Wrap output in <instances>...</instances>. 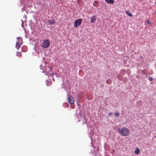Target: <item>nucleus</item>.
Segmentation results:
<instances>
[{"mask_svg":"<svg viewBox=\"0 0 156 156\" xmlns=\"http://www.w3.org/2000/svg\"><path fill=\"white\" fill-rule=\"evenodd\" d=\"M96 17L94 16H92L90 22L91 23H93L96 20Z\"/></svg>","mask_w":156,"mask_h":156,"instance_id":"39448f33","label":"nucleus"},{"mask_svg":"<svg viewBox=\"0 0 156 156\" xmlns=\"http://www.w3.org/2000/svg\"><path fill=\"white\" fill-rule=\"evenodd\" d=\"M21 44L16 43V47L17 49H18L20 48Z\"/></svg>","mask_w":156,"mask_h":156,"instance_id":"f8f14e48","label":"nucleus"},{"mask_svg":"<svg viewBox=\"0 0 156 156\" xmlns=\"http://www.w3.org/2000/svg\"><path fill=\"white\" fill-rule=\"evenodd\" d=\"M120 114L119 112H117L115 113V115L116 116H118Z\"/></svg>","mask_w":156,"mask_h":156,"instance_id":"4468645a","label":"nucleus"},{"mask_svg":"<svg viewBox=\"0 0 156 156\" xmlns=\"http://www.w3.org/2000/svg\"><path fill=\"white\" fill-rule=\"evenodd\" d=\"M149 80H150V81H152L153 80V78L152 77H149Z\"/></svg>","mask_w":156,"mask_h":156,"instance_id":"dca6fc26","label":"nucleus"},{"mask_svg":"<svg viewBox=\"0 0 156 156\" xmlns=\"http://www.w3.org/2000/svg\"><path fill=\"white\" fill-rule=\"evenodd\" d=\"M147 23H148V24H149L150 23V22H149V20H147Z\"/></svg>","mask_w":156,"mask_h":156,"instance_id":"a211bd4d","label":"nucleus"},{"mask_svg":"<svg viewBox=\"0 0 156 156\" xmlns=\"http://www.w3.org/2000/svg\"><path fill=\"white\" fill-rule=\"evenodd\" d=\"M17 41L16 42V44H21L22 43V39L20 37H18L17 38Z\"/></svg>","mask_w":156,"mask_h":156,"instance_id":"6e6552de","label":"nucleus"},{"mask_svg":"<svg viewBox=\"0 0 156 156\" xmlns=\"http://www.w3.org/2000/svg\"><path fill=\"white\" fill-rule=\"evenodd\" d=\"M140 152V150L138 148V147H137L136 148L135 151H134V153H135V154H138Z\"/></svg>","mask_w":156,"mask_h":156,"instance_id":"1a4fd4ad","label":"nucleus"},{"mask_svg":"<svg viewBox=\"0 0 156 156\" xmlns=\"http://www.w3.org/2000/svg\"><path fill=\"white\" fill-rule=\"evenodd\" d=\"M48 23H49L50 25H52L53 24L55 23V21L53 20H48Z\"/></svg>","mask_w":156,"mask_h":156,"instance_id":"9d476101","label":"nucleus"},{"mask_svg":"<svg viewBox=\"0 0 156 156\" xmlns=\"http://www.w3.org/2000/svg\"><path fill=\"white\" fill-rule=\"evenodd\" d=\"M50 43L48 40L46 39L44 40L42 45V47L44 48H48L50 45Z\"/></svg>","mask_w":156,"mask_h":156,"instance_id":"f03ea898","label":"nucleus"},{"mask_svg":"<svg viewBox=\"0 0 156 156\" xmlns=\"http://www.w3.org/2000/svg\"><path fill=\"white\" fill-rule=\"evenodd\" d=\"M82 21V19L76 20L75 21V27H77L78 26H79L81 23Z\"/></svg>","mask_w":156,"mask_h":156,"instance_id":"7ed1b4c3","label":"nucleus"},{"mask_svg":"<svg viewBox=\"0 0 156 156\" xmlns=\"http://www.w3.org/2000/svg\"><path fill=\"white\" fill-rule=\"evenodd\" d=\"M108 4H113L114 3V0H105Z\"/></svg>","mask_w":156,"mask_h":156,"instance_id":"423d86ee","label":"nucleus"},{"mask_svg":"<svg viewBox=\"0 0 156 156\" xmlns=\"http://www.w3.org/2000/svg\"><path fill=\"white\" fill-rule=\"evenodd\" d=\"M51 75L52 78L53 80L54 81L55 79L54 78V77L55 76L56 77H57L58 76V74L57 73H53L51 74Z\"/></svg>","mask_w":156,"mask_h":156,"instance_id":"0eeeda50","label":"nucleus"},{"mask_svg":"<svg viewBox=\"0 0 156 156\" xmlns=\"http://www.w3.org/2000/svg\"><path fill=\"white\" fill-rule=\"evenodd\" d=\"M93 5L94 6L96 7H98L99 6L98 3L97 1H94L93 3Z\"/></svg>","mask_w":156,"mask_h":156,"instance_id":"9b49d317","label":"nucleus"},{"mask_svg":"<svg viewBox=\"0 0 156 156\" xmlns=\"http://www.w3.org/2000/svg\"><path fill=\"white\" fill-rule=\"evenodd\" d=\"M106 82L108 84H110L111 82V81L109 80H106Z\"/></svg>","mask_w":156,"mask_h":156,"instance_id":"2eb2a0df","label":"nucleus"},{"mask_svg":"<svg viewBox=\"0 0 156 156\" xmlns=\"http://www.w3.org/2000/svg\"><path fill=\"white\" fill-rule=\"evenodd\" d=\"M117 132L122 136H127L130 133L129 129L126 127L119 129Z\"/></svg>","mask_w":156,"mask_h":156,"instance_id":"f257e3e1","label":"nucleus"},{"mask_svg":"<svg viewBox=\"0 0 156 156\" xmlns=\"http://www.w3.org/2000/svg\"><path fill=\"white\" fill-rule=\"evenodd\" d=\"M112 112L109 113L108 114V115L109 116H111L112 115Z\"/></svg>","mask_w":156,"mask_h":156,"instance_id":"f3484780","label":"nucleus"},{"mask_svg":"<svg viewBox=\"0 0 156 156\" xmlns=\"http://www.w3.org/2000/svg\"><path fill=\"white\" fill-rule=\"evenodd\" d=\"M126 14H127L129 16L132 17L133 16L131 14L129 13V11H126Z\"/></svg>","mask_w":156,"mask_h":156,"instance_id":"ddd939ff","label":"nucleus"},{"mask_svg":"<svg viewBox=\"0 0 156 156\" xmlns=\"http://www.w3.org/2000/svg\"><path fill=\"white\" fill-rule=\"evenodd\" d=\"M19 54H20V55H19V56H20L21 57V56H22L21 54L19 53Z\"/></svg>","mask_w":156,"mask_h":156,"instance_id":"6ab92c4d","label":"nucleus"},{"mask_svg":"<svg viewBox=\"0 0 156 156\" xmlns=\"http://www.w3.org/2000/svg\"><path fill=\"white\" fill-rule=\"evenodd\" d=\"M17 56H19V55H18V54H17Z\"/></svg>","mask_w":156,"mask_h":156,"instance_id":"aec40b11","label":"nucleus"},{"mask_svg":"<svg viewBox=\"0 0 156 156\" xmlns=\"http://www.w3.org/2000/svg\"><path fill=\"white\" fill-rule=\"evenodd\" d=\"M68 101L69 104H72L74 103V99L71 96H69L68 98Z\"/></svg>","mask_w":156,"mask_h":156,"instance_id":"20e7f679","label":"nucleus"},{"mask_svg":"<svg viewBox=\"0 0 156 156\" xmlns=\"http://www.w3.org/2000/svg\"><path fill=\"white\" fill-rule=\"evenodd\" d=\"M155 4H156V2H155Z\"/></svg>","mask_w":156,"mask_h":156,"instance_id":"412c9836","label":"nucleus"}]
</instances>
